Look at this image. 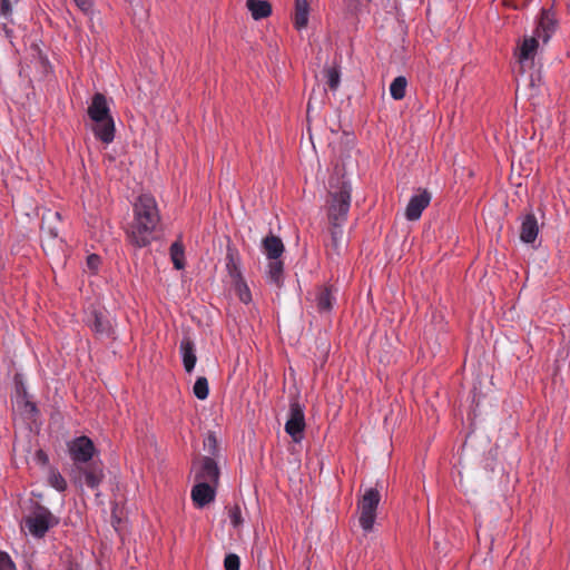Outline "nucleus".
I'll list each match as a JSON object with an SVG mask.
<instances>
[{
    "instance_id": "0eeeda50",
    "label": "nucleus",
    "mask_w": 570,
    "mask_h": 570,
    "mask_svg": "<svg viewBox=\"0 0 570 570\" xmlns=\"http://www.w3.org/2000/svg\"><path fill=\"white\" fill-rule=\"evenodd\" d=\"M559 21L552 8H542L535 20L533 35L537 36L546 45L550 41L557 31Z\"/></svg>"
},
{
    "instance_id": "a19ab883",
    "label": "nucleus",
    "mask_w": 570,
    "mask_h": 570,
    "mask_svg": "<svg viewBox=\"0 0 570 570\" xmlns=\"http://www.w3.org/2000/svg\"><path fill=\"white\" fill-rule=\"evenodd\" d=\"M55 216L59 219L60 218V213L56 212Z\"/></svg>"
},
{
    "instance_id": "58836bf2",
    "label": "nucleus",
    "mask_w": 570,
    "mask_h": 570,
    "mask_svg": "<svg viewBox=\"0 0 570 570\" xmlns=\"http://www.w3.org/2000/svg\"><path fill=\"white\" fill-rule=\"evenodd\" d=\"M49 234L52 236V237H57L58 236V230L53 229V228H49Z\"/></svg>"
},
{
    "instance_id": "c9c22d12",
    "label": "nucleus",
    "mask_w": 570,
    "mask_h": 570,
    "mask_svg": "<svg viewBox=\"0 0 570 570\" xmlns=\"http://www.w3.org/2000/svg\"><path fill=\"white\" fill-rule=\"evenodd\" d=\"M0 570H16L14 563L6 552L0 551Z\"/></svg>"
},
{
    "instance_id": "6e6552de",
    "label": "nucleus",
    "mask_w": 570,
    "mask_h": 570,
    "mask_svg": "<svg viewBox=\"0 0 570 570\" xmlns=\"http://www.w3.org/2000/svg\"><path fill=\"white\" fill-rule=\"evenodd\" d=\"M67 449L75 464L89 462L96 451L95 444L87 436H79L67 442Z\"/></svg>"
},
{
    "instance_id": "1a4fd4ad",
    "label": "nucleus",
    "mask_w": 570,
    "mask_h": 570,
    "mask_svg": "<svg viewBox=\"0 0 570 570\" xmlns=\"http://www.w3.org/2000/svg\"><path fill=\"white\" fill-rule=\"evenodd\" d=\"M539 48L537 36L524 37L517 48L515 57L521 66L532 65Z\"/></svg>"
},
{
    "instance_id": "412c9836",
    "label": "nucleus",
    "mask_w": 570,
    "mask_h": 570,
    "mask_svg": "<svg viewBox=\"0 0 570 570\" xmlns=\"http://www.w3.org/2000/svg\"><path fill=\"white\" fill-rule=\"evenodd\" d=\"M226 268L235 282L243 279L237 253L232 248L227 249Z\"/></svg>"
},
{
    "instance_id": "ddd939ff",
    "label": "nucleus",
    "mask_w": 570,
    "mask_h": 570,
    "mask_svg": "<svg viewBox=\"0 0 570 570\" xmlns=\"http://www.w3.org/2000/svg\"><path fill=\"white\" fill-rule=\"evenodd\" d=\"M520 239L524 244H533L539 234V225L533 213H528L521 218Z\"/></svg>"
},
{
    "instance_id": "f3484780",
    "label": "nucleus",
    "mask_w": 570,
    "mask_h": 570,
    "mask_svg": "<svg viewBox=\"0 0 570 570\" xmlns=\"http://www.w3.org/2000/svg\"><path fill=\"white\" fill-rule=\"evenodd\" d=\"M309 3L307 0H295L293 24L298 31L305 29L308 24Z\"/></svg>"
},
{
    "instance_id": "c85d7f7f",
    "label": "nucleus",
    "mask_w": 570,
    "mask_h": 570,
    "mask_svg": "<svg viewBox=\"0 0 570 570\" xmlns=\"http://www.w3.org/2000/svg\"><path fill=\"white\" fill-rule=\"evenodd\" d=\"M235 283H236L239 299L243 303L248 304L252 301V294H250L248 286L246 285V283L243 279L237 281Z\"/></svg>"
},
{
    "instance_id": "5701e85b",
    "label": "nucleus",
    "mask_w": 570,
    "mask_h": 570,
    "mask_svg": "<svg viewBox=\"0 0 570 570\" xmlns=\"http://www.w3.org/2000/svg\"><path fill=\"white\" fill-rule=\"evenodd\" d=\"M267 266V275L269 282L276 286H281L283 282L284 264L281 259H269Z\"/></svg>"
},
{
    "instance_id": "2eb2a0df",
    "label": "nucleus",
    "mask_w": 570,
    "mask_h": 570,
    "mask_svg": "<svg viewBox=\"0 0 570 570\" xmlns=\"http://www.w3.org/2000/svg\"><path fill=\"white\" fill-rule=\"evenodd\" d=\"M179 351L185 371L191 373L197 362L195 343L189 337H184L180 342Z\"/></svg>"
},
{
    "instance_id": "4c0bfd02",
    "label": "nucleus",
    "mask_w": 570,
    "mask_h": 570,
    "mask_svg": "<svg viewBox=\"0 0 570 570\" xmlns=\"http://www.w3.org/2000/svg\"><path fill=\"white\" fill-rule=\"evenodd\" d=\"M100 265V257L96 254H91L87 257V266L92 272H97Z\"/></svg>"
},
{
    "instance_id": "c756f323",
    "label": "nucleus",
    "mask_w": 570,
    "mask_h": 570,
    "mask_svg": "<svg viewBox=\"0 0 570 570\" xmlns=\"http://www.w3.org/2000/svg\"><path fill=\"white\" fill-rule=\"evenodd\" d=\"M228 518L234 528H239L243 524L242 510L238 505H234L229 509Z\"/></svg>"
},
{
    "instance_id": "f704fd0d",
    "label": "nucleus",
    "mask_w": 570,
    "mask_h": 570,
    "mask_svg": "<svg viewBox=\"0 0 570 570\" xmlns=\"http://www.w3.org/2000/svg\"><path fill=\"white\" fill-rule=\"evenodd\" d=\"M12 14L10 0H0V17L9 20Z\"/></svg>"
},
{
    "instance_id": "2f4dec72",
    "label": "nucleus",
    "mask_w": 570,
    "mask_h": 570,
    "mask_svg": "<svg viewBox=\"0 0 570 570\" xmlns=\"http://www.w3.org/2000/svg\"><path fill=\"white\" fill-rule=\"evenodd\" d=\"M204 448L210 455H216L218 451L217 439L214 433H208L207 438L204 440Z\"/></svg>"
},
{
    "instance_id": "4468645a",
    "label": "nucleus",
    "mask_w": 570,
    "mask_h": 570,
    "mask_svg": "<svg viewBox=\"0 0 570 570\" xmlns=\"http://www.w3.org/2000/svg\"><path fill=\"white\" fill-rule=\"evenodd\" d=\"M87 324L91 331L101 336H109L111 333L110 322L105 317L102 312L94 309L87 318Z\"/></svg>"
},
{
    "instance_id": "cd10ccee",
    "label": "nucleus",
    "mask_w": 570,
    "mask_h": 570,
    "mask_svg": "<svg viewBox=\"0 0 570 570\" xmlns=\"http://www.w3.org/2000/svg\"><path fill=\"white\" fill-rule=\"evenodd\" d=\"M83 475H85V483L90 489H96L102 480L101 471L86 470L83 472Z\"/></svg>"
},
{
    "instance_id": "4be33fe9",
    "label": "nucleus",
    "mask_w": 570,
    "mask_h": 570,
    "mask_svg": "<svg viewBox=\"0 0 570 570\" xmlns=\"http://www.w3.org/2000/svg\"><path fill=\"white\" fill-rule=\"evenodd\" d=\"M170 258L173 262L174 267L177 271H181L186 266L185 262V248L180 240H176L170 245L169 248Z\"/></svg>"
},
{
    "instance_id": "a211bd4d",
    "label": "nucleus",
    "mask_w": 570,
    "mask_h": 570,
    "mask_svg": "<svg viewBox=\"0 0 570 570\" xmlns=\"http://www.w3.org/2000/svg\"><path fill=\"white\" fill-rule=\"evenodd\" d=\"M263 248L268 259H279L284 253L282 239L273 234H269L263 239Z\"/></svg>"
},
{
    "instance_id": "423d86ee",
    "label": "nucleus",
    "mask_w": 570,
    "mask_h": 570,
    "mask_svg": "<svg viewBox=\"0 0 570 570\" xmlns=\"http://www.w3.org/2000/svg\"><path fill=\"white\" fill-rule=\"evenodd\" d=\"M381 501V494L377 489L368 488L365 490L362 499L358 502L361 511L360 525L364 532L373 530L376 519V510Z\"/></svg>"
},
{
    "instance_id": "393cba45",
    "label": "nucleus",
    "mask_w": 570,
    "mask_h": 570,
    "mask_svg": "<svg viewBox=\"0 0 570 570\" xmlns=\"http://www.w3.org/2000/svg\"><path fill=\"white\" fill-rule=\"evenodd\" d=\"M407 80L404 76H399L390 85V95L394 100H401L406 94Z\"/></svg>"
},
{
    "instance_id": "9d476101",
    "label": "nucleus",
    "mask_w": 570,
    "mask_h": 570,
    "mask_svg": "<svg viewBox=\"0 0 570 570\" xmlns=\"http://www.w3.org/2000/svg\"><path fill=\"white\" fill-rule=\"evenodd\" d=\"M431 202V194L424 189L419 194L413 195L405 208V217L407 220H417L423 210L429 206Z\"/></svg>"
},
{
    "instance_id": "aec40b11",
    "label": "nucleus",
    "mask_w": 570,
    "mask_h": 570,
    "mask_svg": "<svg viewBox=\"0 0 570 570\" xmlns=\"http://www.w3.org/2000/svg\"><path fill=\"white\" fill-rule=\"evenodd\" d=\"M284 428H306L304 409L298 402H291L288 419Z\"/></svg>"
},
{
    "instance_id": "ea45409f",
    "label": "nucleus",
    "mask_w": 570,
    "mask_h": 570,
    "mask_svg": "<svg viewBox=\"0 0 570 570\" xmlns=\"http://www.w3.org/2000/svg\"><path fill=\"white\" fill-rule=\"evenodd\" d=\"M38 456L41 458V460L47 461V456L45 455V453L42 451L38 452Z\"/></svg>"
},
{
    "instance_id": "a878e982",
    "label": "nucleus",
    "mask_w": 570,
    "mask_h": 570,
    "mask_svg": "<svg viewBox=\"0 0 570 570\" xmlns=\"http://www.w3.org/2000/svg\"><path fill=\"white\" fill-rule=\"evenodd\" d=\"M48 483L51 488H53L55 490H57L58 492H65L66 489H67V481L66 479L61 475V473L55 469V468H51L49 470V474H48Z\"/></svg>"
},
{
    "instance_id": "b1692460",
    "label": "nucleus",
    "mask_w": 570,
    "mask_h": 570,
    "mask_svg": "<svg viewBox=\"0 0 570 570\" xmlns=\"http://www.w3.org/2000/svg\"><path fill=\"white\" fill-rule=\"evenodd\" d=\"M323 76L325 78L326 85L330 90H337L341 83V71L337 66L325 67L323 70Z\"/></svg>"
},
{
    "instance_id": "dca6fc26",
    "label": "nucleus",
    "mask_w": 570,
    "mask_h": 570,
    "mask_svg": "<svg viewBox=\"0 0 570 570\" xmlns=\"http://www.w3.org/2000/svg\"><path fill=\"white\" fill-rule=\"evenodd\" d=\"M334 292L333 286H323L318 288L315 296V303L320 313L330 312L332 309L335 302Z\"/></svg>"
},
{
    "instance_id": "9b49d317",
    "label": "nucleus",
    "mask_w": 570,
    "mask_h": 570,
    "mask_svg": "<svg viewBox=\"0 0 570 570\" xmlns=\"http://www.w3.org/2000/svg\"><path fill=\"white\" fill-rule=\"evenodd\" d=\"M219 479V469L217 463L212 458H204L195 471V480L197 482L205 481L206 483L216 485Z\"/></svg>"
},
{
    "instance_id": "f257e3e1",
    "label": "nucleus",
    "mask_w": 570,
    "mask_h": 570,
    "mask_svg": "<svg viewBox=\"0 0 570 570\" xmlns=\"http://www.w3.org/2000/svg\"><path fill=\"white\" fill-rule=\"evenodd\" d=\"M160 224V214L156 199L149 194L140 195L134 204V219L127 230V237L137 248L148 246L156 239Z\"/></svg>"
},
{
    "instance_id": "f03ea898",
    "label": "nucleus",
    "mask_w": 570,
    "mask_h": 570,
    "mask_svg": "<svg viewBox=\"0 0 570 570\" xmlns=\"http://www.w3.org/2000/svg\"><path fill=\"white\" fill-rule=\"evenodd\" d=\"M88 116L94 122L95 137L108 145L115 139V121L105 95L96 92L88 107Z\"/></svg>"
},
{
    "instance_id": "39448f33",
    "label": "nucleus",
    "mask_w": 570,
    "mask_h": 570,
    "mask_svg": "<svg viewBox=\"0 0 570 570\" xmlns=\"http://www.w3.org/2000/svg\"><path fill=\"white\" fill-rule=\"evenodd\" d=\"M12 409L14 415L20 416L28 428H31L32 424H37L39 410L33 397L29 395L22 383L16 385V395L12 400Z\"/></svg>"
},
{
    "instance_id": "7c9ffc66",
    "label": "nucleus",
    "mask_w": 570,
    "mask_h": 570,
    "mask_svg": "<svg viewBox=\"0 0 570 570\" xmlns=\"http://www.w3.org/2000/svg\"><path fill=\"white\" fill-rule=\"evenodd\" d=\"M343 237V229L342 227H334L332 226L331 229V242L333 249L338 254L341 248V242Z\"/></svg>"
},
{
    "instance_id": "7ed1b4c3",
    "label": "nucleus",
    "mask_w": 570,
    "mask_h": 570,
    "mask_svg": "<svg viewBox=\"0 0 570 570\" xmlns=\"http://www.w3.org/2000/svg\"><path fill=\"white\" fill-rule=\"evenodd\" d=\"M352 186L342 181L336 191L330 194L328 219L332 226L343 227L351 207Z\"/></svg>"
},
{
    "instance_id": "f8f14e48",
    "label": "nucleus",
    "mask_w": 570,
    "mask_h": 570,
    "mask_svg": "<svg viewBox=\"0 0 570 570\" xmlns=\"http://www.w3.org/2000/svg\"><path fill=\"white\" fill-rule=\"evenodd\" d=\"M214 484L206 483L205 481L197 482L191 489V499L194 504L202 509L213 502L216 497Z\"/></svg>"
},
{
    "instance_id": "20e7f679",
    "label": "nucleus",
    "mask_w": 570,
    "mask_h": 570,
    "mask_svg": "<svg viewBox=\"0 0 570 570\" xmlns=\"http://www.w3.org/2000/svg\"><path fill=\"white\" fill-rule=\"evenodd\" d=\"M57 523L58 520L49 509L37 505L30 514L23 518L21 529L33 538L40 539Z\"/></svg>"
},
{
    "instance_id": "bb28decb",
    "label": "nucleus",
    "mask_w": 570,
    "mask_h": 570,
    "mask_svg": "<svg viewBox=\"0 0 570 570\" xmlns=\"http://www.w3.org/2000/svg\"><path fill=\"white\" fill-rule=\"evenodd\" d=\"M193 392L198 400L207 399L209 393L207 379L204 376L198 377L193 386Z\"/></svg>"
},
{
    "instance_id": "e433bc0d",
    "label": "nucleus",
    "mask_w": 570,
    "mask_h": 570,
    "mask_svg": "<svg viewBox=\"0 0 570 570\" xmlns=\"http://www.w3.org/2000/svg\"><path fill=\"white\" fill-rule=\"evenodd\" d=\"M73 2L85 14L92 12V0H73Z\"/></svg>"
},
{
    "instance_id": "6ab92c4d",
    "label": "nucleus",
    "mask_w": 570,
    "mask_h": 570,
    "mask_svg": "<svg viewBox=\"0 0 570 570\" xmlns=\"http://www.w3.org/2000/svg\"><path fill=\"white\" fill-rule=\"evenodd\" d=\"M246 7L254 20H262L272 14V6L266 0H247Z\"/></svg>"
},
{
    "instance_id": "473e14b6",
    "label": "nucleus",
    "mask_w": 570,
    "mask_h": 570,
    "mask_svg": "<svg viewBox=\"0 0 570 570\" xmlns=\"http://www.w3.org/2000/svg\"><path fill=\"white\" fill-rule=\"evenodd\" d=\"M240 560L235 553H228L224 560L225 570H239Z\"/></svg>"
},
{
    "instance_id": "72a5a7b5",
    "label": "nucleus",
    "mask_w": 570,
    "mask_h": 570,
    "mask_svg": "<svg viewBox=\"0 0 570 570\" xmlns=\"http://www.w3.org/2000/svg\"><path fill=\"white\" fill-rule=\"evenodd\" d=\"M305 430H284L285 435L291 438V441L295 444H299L305 438Z\"/></svg>"
}]
</instances>
